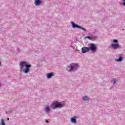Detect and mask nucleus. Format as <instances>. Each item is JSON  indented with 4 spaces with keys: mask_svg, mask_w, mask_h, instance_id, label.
<instances>
[{
    "mask_svg": "<svg viewBox=\"0 0 125 125\" xmlns=\"http://www.w3.org/2000/svg\"><path fill=\"white\" fill-rule=\"evenodd\" d=\"M30 68H26L23 69V73L25 74H27V73H29L30 72Z\"/></svg>",
    "mask_w": 125,
    "mask_h": 125,
    "instance_id": "9",
    "label": "nucleus"
},
{
    "mask_svg": "<svg viewBox=\"0 0 125 125\" xmlns=\"http://www.w3.org/2000/svg\"><path fill=\"white\" fill-rule=\"evenodd\" d=\"M90 50L94 52H96V46L93 43H91L90 47H84L81 49L82 53H86V52H88Z\"/></svg>",
    "mask_w": 125,
    "mask_h": 125,
    "instance_id": "1",
    "label": "nucleus"
},
{
    "mask_svg": "<svg viewBox=\"0 0 125 125\" xmlns=\"http://www.w3.org/2000/svg\"><path fill=\"white\" fill-rule=\"evenodd\" d=\"M68 67L70 68V71H76L78 69L79 65L75 63H72Z\"/></svg>",
    "mask_w": 125,
    "mask_h": 125,
    "instance_id": "5",
    "label": "nucleus"
},
{
    "mask_svg": "<svg viewBox=\"0 0 125 125\" xmlns=\"http://www.w3.org/2000/svg\"><path fill=\"white\" fill-rule=\"evenodd\" d=\"M51 107H53V109L54 110L56 109V108H61L63 107V105L61 104V103H58V102H54L51 104Z\"/></svg>",
    "mask_w": 125,
    "mask_h": 125,
    "instance_id": "4",
    "label": "nucleus"
},
{
    "mask_svg": "<svg viewBox=\"0 0 125 125\" xmlns=\"http://www.w3.org/2000/svg\"><path fill=\"white\" fill-rule=\"evenodd\" d=\"M1 125H5V123H4V120L1 119Z\"/></svg>",
    "mask_w": 125,
    "mask_h": 125,
    "instance_id": "14",
    "label": "nucleus"
},
{
    "mask_svg": "<svg viewBox=\"0 0 125 125\" xmlns=\"http://www.w3.org/2000/svg\"><path fill=\"white\" fill-rule=\"evenodd\" d=\"M86 38L88 39V40H90L91 39V37H90V36H87Z\"/></svg>",
    "mask_w": 125,
    "mask_h": 125,
    "instance_id": "16",
    "label": "nucleus"
},
{
    "mask_svg": "<svg viewBox=\"0 0 125 125\" xmlns=\"http://www.w3.org/2000/svg\"><path fill=\"white\" fill-rule=\"evenodd\" d=\"M76 116L73 117L70 119L71 123L73 124H76L77 123V120L76 119Z\"/></svg>",
    "mask_w": 125,
    "mask_h": 125,
    "instance_id": "7",
    "label": "nucleus"
},
{
    "mask_svg": "<svg viewBox=\"0 0 125 125\" xmlns=\"http://www.w3.org/2000/svg\"><path fill=\"white\" fill-rule=\"evenodd\" d=\"M45 122L47 123V124H48L49 123V122H48L47 120H46Z\"/></svg>",
    "mask_w": 125,
    "mask_h": 125,
    "instance_id": "18",
    "label": "nucleus"
},
{
    "mask_svg": "<svg viewBox=\"0 0 125 125\" xmlns=\"http://www.w3.org/2000/svg\"><path fill=\"white\" fill-rule=\"evenodd\" d=\"M123 61V58L122 57H120L119 58V59L117 60L116 61L117 62H121V61Z\"/></svg>",
    "mask_w": 125,
    "mask_h": 125,
    "instance_id": "13",
    "label": "nucleus"
},
{
    "mask_svg": "<svg viewBox=\"0 0 125 125\" xmlns=\"http://www.w3.org/2000/svg\"><path fill=\"white\" fill-rule=\"evenodd\" d=\"M45 112H46V113H49V112H50V108H49V105H48L46 107H45Z\"/></svg>",
    "mask_w": 125,
    "mask_h": 125,
    "instance_id": "10",
    "label": "nucleus"
},
{
    "mask_svg": "<svg viewBox=\"0 0 125 125\" xmlns=\"http://www.w3.org/2000/svg\"><path fill=\"white\" fill-rule=\"evenodd\" d=\"M7 121H9V118L7 119Z\"/></svg>",
    "mask_w": 125,
    "mask_h": 125,
    "instance_id": "20",
    "label": "nucleus"
},
{
    "mask_svg": "<svg viewBox=\"0 0 125 125\" xmlns=\"http://www.w3.org/2000/svg\"><path fill=\"white\" fill-rule=\"evenodd\" d=\"M53 73L52 72L47 74V78H48V79H50V78H51V77H53Z\"/></svg>",
    "mask_w": 125,
    "mask_h": 125,
    "instance_id": "11",
    "label": "nucleus"
},
{
    "mask_svg": "<svg viewBox=\"0 0 125 125\" xmlns=\"http://www.w3.org/2000/svg\"><path fill=\"white\" fill-rule=\"evenodd\" d=\"M116 80H115V79H112L111 80V83H113V84H115V83H116Z\"/></svg>",
    "mask_w": 125,
    "mask_h": 125,
    "instance_id": "15",
    "label": "nucleus"
},
{
    "mask_svg": "<svg viewBox=\"0 0 125 125\" xmlns=\"http://www.w3.org/2000/svg\"><path fill=\"white\" fill-rule=\"evenodd\" d=\"M123 0V1L124 2H123V5H124V6H125V0Z\"/></svg>",
    "mask_w": 125,
    "mask_h": 125,
    "instance_id": "17",
    "label": "nucleus"
},
{
    "mask_svg": "<svg viewBox=\"0 0 125 125\" xmlns=\"http://www.w3.org/2000/svg\"><path fill=\"white\" fill-rule=\"evenodd\" d=\"M119 41L117 40L114 39L113 41V42L114 43L110 44V46L114 48V49H119V48H122V46L120 45V44L117 43Z\"/></svg>",
    "mask_w": 125,
    "mask_h": 125,
    "instance_id": "2",
    "label": "nucleus"
},
{
    "mask_svg": "<svg viewBox=\"0 0 125 125\" xmlns=\"http://www.w3.org/2000/svg\"><path fill=\"white\" fill-rule=\"evenodd\" d=\"M72 25V27L73 28H78V29H81V30H83V31H84V32H86V29L85 28L81 27L80 25H78V24H75V23L71 22Z\"/></svg>",
    "mask_w": 125,
    "mask_h": 125,
    "instance_id": "6",
    "label": "nucleus"
},
{
    "mask_svg": "<svg viewBox=\"0 0 125 125\" xmlns=\"http://www.w3.org/2000/svg\"><path fill=\"white\" fill-rule=\"evenodd\" d=\"M83 101H89V98H88V97H87V96H85L83 98Z\"/></svg>",
    "mask_w": 125,
    "mask_h": 125,
    "instance_id": "12",
    "label": "nucleus"
},
{
    "mask_svg": "<svg viewBox=\"0 0 125 125\" xmlns=\"http://www.w3.org/2000/svg\"><path fill=\"white\" fill-rule=\"evenodd\" d=\"M42 3V2L40 0H35V5L39 6Z\"/></svg>",
    "mask_w": 125,
    "mask_h": 125,
    "instance_id": "8",
    "label": "nucleus"
},
{
    "mask_svg": "<svg viewBox=\"0 0 125 125\" xmlns=\"http://www.w3.org/2000/svg\"><path fill=\"white\" fill-rule=\"evenodd\" d=\"M0 65H1V62L0 61Z\"/></svg>",
    "mask_w": 125,
    "mask_h": 125,
    "instance_id": "19",
    "label": "nucleus"
},
{
    "mask_svg": "<svg viewBox=\"0 0 125 125\" xmlns=\"http://www.w3.org/2000/svg\"><path fill=\"white\" fill-rule=\"evenodd\" d=\"M25 66V68H31L32 65L30 64V63H27L26 62H21L20 64V67L21 70H23L24 69V67Z\"/></svg>",
    "mask_w": 125,
    "mask_h": 125,
    "instance_id": "3",
    "label": "nucleus"
}]
</instances>
